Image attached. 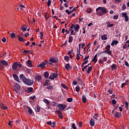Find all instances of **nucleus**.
Segmentation results:
<instances>
[{
  "label": "nucleus",
  "mask_w": 129,
  "mask_h": 129,
  "mask_svg": "<svg viewBox=\"0 0 129 129\" xmlns=\"http://www.w3.org/2000/svg\"><path fill=\"white\" fill-rule=\"evenodd\" d=\"M24 83L27 85L31 86L34 84V81L31 79H26Z\"/></svg>",
  "instance_id": "1"
},
{
  "label": "nucleus",
  "mask_w": 129,
  "mask_h": 129,
  "mask_svg": "<svg viewBox=\"0 0 129 129\" xmlns=\"http://www.w3.org/2000/svg\"><path fill=\"white\" fill-rule=\"evenodd\" d=\"M101 11V12L104 14L105 15L106 13H107V11H106V9L104 8V7H99L96 9V11L97 12L98 11Z\"/></svg>",
  "instance_id": "2"
},
{
  "label": "nucleus",
  "mask_w": 129,
  "mask_h": 129,
  "mask_svg": "<svg viewBox=\"0 0 129 129\" xmlns=\"http://www.w3.org/2000/svg\"><path fill=\"white\" fill-rule=\"evenodd\" d=\"M122 17L123 18H124L125 19V22H128V16H127V13H122Z\"/></svg>",
  "instance_id": "3"
},
{
  "label": "nucleus",
  "mask_w": 129,
  "mask_h": 129,
  "mask_svg": "<svg viewBox=\"0 0 129 129\" xmlns=\"http://www.w3.org/2000/svg\"><path fill=\"white\" fill-rule=\"evenodd\" d=\"M0 63L1 65H3V66H5L7 67V66H9V63H8V61H6L5 60H1L0 61Z\"/></svg>",
  "instance_id": "4"
},
{
  "label": "nucleus",
  "mask_w": 129,
  "mask_h": 129,
  "mask_svg": "<svg viewBox=\"0 0 129 129\" xmlns=\"http://www.w3.org/2000/svg\"><path fill=\"white\" fill-rule=\"evenodd\" d=\"M103 53H105L106 54H108V55H110V56H112V52L111 50H108L106 49V50H104L101 52V54H103Z\"/></svg>",
  "instance_id": "5"
},
{
  "label": "nucleus",
  "mask_w": 129,
  "mask_h": 129,
  "mask_svg": "<svg viewBox=\"0 0 129 129\" xmlns=\"http://www.w3.org/2000/svg\"><path fill=\"white\" fill-rule=\"evenodd\" d=\"M13 77L15 81H17V82H19V83H20V78H19V77L17 76V75L15 74H13Z\"/></svg>",
  "instance_id": "6"
},
{
  "label": "nucleus",
  "mask_w": 129,
  "mask_h": 129,
  "mask_svg": "<svg viewBox=\"0 0 129 129\" xmlns=\"http://www.w3.org/2000/svg\"><path fill=\"white\" fill-rule=\"evenodd\" d=\"M19 78L20 80H22L24 83H25V81H26V79H27V78H26V76H25V75H24L23 74H21L19 76Z\"/></svg>",
  "instance_id": "7"
},
{
  "label": "nucleus",
  "mask_w": 129,
  "mask_h": 129,
  "mask_svg": "<svg viewBox=\"0 0 129 129\" xmlns=\"http://www.w3.org/2000/svg\"><path fill=\"white\" fill-rule=\"evenodd\" d=\"M64 68H66V70H68V71L72 70V67L71 66H70V64H69V63H67L65 65Z\"/></svg>",
  "instance_id": "8"
},
{
  "label": "nucleus",
  "mask_w": 129,
  "mask_h": 129,
  "mask_svg": "<svg viewBox=\"0 0 129 129\" xmlns=\"http://www.w3.org/2000/svg\"><path fill=\"white\" fill-rule=\"evenodd\" d=\"M46 64H47L46 62H42V63H40L38 67H40V68H42V69H44V67L46 66Z\"/></svg>",
  "instance_id": "9"
},
{
  "label": "nucleus",
  "mask_w": 129,
  "mask_h": 129,
  "mask_svg": "<svg viewBox=\"0 0 129 129\" xmlns=\"http://www.w3.org/2000/svg\"><path fill=\"white\" fill-rule=\"evenodd\" d=\"M57 107H60L62 109V110H64L66 108V105L59 104L57 106Z\"/></svg>",
  "instance_id": "10"
},
{
  "label": "nucleus",
  "mask_w": 129,
  "mask_h": 129,
  "mask_svg": "<svg viewBox=\"0 0 129 129\" xmlns=\"http://www.w3.org/2000/svg\"><path fill=\"white\" fill-rule=\"evenodd\" d=\"M26 91L27 93H31V92H33V91H34V88L32 87H29L26 90Z\"/></svg>",
  "instance_id": "11"
},
{
  "label": "nucleus",
  "mask_w": 129,
  "mask_h": 129,
  "mask_svg": "<svg viewBox=\"0 0 129 129\" xmlns=\"http://www.w3.org/2000/svg\"><path fill=\"white\" fill-rule=\"evenodd\" d=\"M18 41H19V42H26V40H25V39H24V37L18 35Z\"/></svg>",
  "instance_id": "12"
},
{
  "label": "nucleus",
  "mask_w": 129,
  "mask_h": 129,
  "mask_svg": "<svg viewBox=\"0 0 129 129\" xmlns=\"http://www.w3.org/2000/svg\"><path fill=\"white\" fill-rule=\"evenodd\" d=\"M80 27L79 26V25L76 24L74 25V28L75 29V32H78V31H79V28Z\"/></svg>",
  "instance_id": "13"
},
{
  "label": "nucleus",
  "mask_w": 129,
  "mask_h": 129,
  "mask_svg": "<svg viewBox=\"0 0 129 129\" xmlns=\"http://www.w3.org/2000/svg\"><path fill=\"white\" fill-rule=\"evenodd\" d=\"M20 30L22 31L23 32H26V31H27V26H26L25 25H23L22 26H21Z\"/></svg>",
  "instance_id": "14"
},
{
  "label": "nucleus",
  "mask_w": 129,
  "mask_h": 129,
  "mask_svg": "<svg viewBox=\"0 0 129 129\" xmlns=\"http://www.w3.org/2000/svg\"><path fill=\"white\" fill-rule=\"evenodd\" d=\"M90 124L91 126H94V124H95L94 119H91L90 120Z\"/></svg>",
  "instance_id": "15"
},
{
  "label": "nucleus",
  "mask_w": 129,
  "mask_h": 129,
  "mask_svg": "<svg viewBox=\"0 0 129 129\" xmlns=\"http://www.w3.org/2000/svg\"><path fill=\"white\" fill-rule=\"evenodd\" d=\"M119 42L117 40H113L111 45L112 46V47H113V46H114V45H117V44H118Z\"/></svg>",
  "instance_id": "16"
},
{
  "label": "nucleus",
  "mask_w": 129,
  "mask_h": 129,
  "mask_svg": "<svg viewBox=\"0 0 129 129\" xmlns=\"http://www.w3.org/2000/svg\"><path fill=\"white\" fill-rule=\"evenodd\" d=\"M26 65H27L28 67H32L33 66L32 61L30 60H28L26 61Z\"/></svg>",
  "instance_id": "17"
},
{
  "label": "nucleus",
  "mask_w": 129,
  "mask_h": 129,
  "mask_svg": "<svg viewBox=\"0 0 129 129\" xmlns=\"http://www.w3.org/2000/svg\"><path fill=\"white\" fill-rule=\"evenodd\" d=\"M18 67V62H14L12 66L13 70H17Z\"/></svg>",
  "instance_id": "18"
},
{
  "label": "nucleus",
  "mask_w": 129,
  "mask_h": 129,
  "mask_svg": "<svg viewBox=\"0 0 129 129\" xmlns=\"http://www.w3.org/2000/svg\"><path fill=\"white\" fill-rule=\"evenodd\" d=\"M121 116V112H116L115 114V117L119 118Z\"/></svg>",
  "instance_id": "19"
},
{
  "label": "nucleus",
  "mask_w": 129,
  "mask_h": 129,
  "mask_svg": "<svg viewBox=\"0 0 129 129\" xmlns=\"http://www.w3.org/2000/svg\"><path fill=\"white\" fill-rule=\"evenodd\" d=\"M101 40H102V41H105V40H107V35H106V34L102 35L101 36Z\"/></svg>",
  "instance_id": "20"
},
{
  "label": "nucleus",
  "mask_w": 129,
  "mask_h": 129,
  "mask_svg": "<svg viewBox=\"0 0 129 129\" xmlns=\"http://www.w3.org/2000/svg\"><path fill=\"white\" fill-rule=\"evenodd\" d=\"M49 62H51V63H57L58 60L53 57H51L49 59Z\"/></svg>",
  "instance_id": "21"
},
{
  "label": "nucleus",
  "mask_w": 129,
  "mask_h": 129,
  "mask_svg": "<svg viewBox=\"0 0 129 129\" xmlns=\"http://www.w3.org/2000/svg\"><path fill=\"white\" fill-rule=\"evenodd\" d=\"M27 108L28 109V112L29 113V114H33V110H32V108L30 107V106H27Z\"/></svg>",
  "instance_id": "22"
},
{
  "label": "nucleus",
  "mask_w": 129,
  "mask_h": 129,
  "mask_svg": "<svg viewBox=\"0 0 129 129\" xmlns=\"http://www.w3.org/2000/svg\"><path fill=\"white\" fill-rule=\"evenodd\" d=\"M34 109L36 112H40V110H41V109H40V106L38 105H37V106L35 107Z\"/></svg>",
  "instance_id": "23"
},
{
  "label": "nucleus",
  "mask_w": 129,
  "mask_h": 129,
  "mask_svg": "<svg viewBox=\"0 0 129 129\" xmlns=\"http://www.w3.org/2000/svg\"><path fill=\"white\" fill-rule=\"evenodd\" d=\"M35 79L37 81L40 82L42 80V77L41 76H36Z\"/></svg>",
  "instance_id": "24"
},
{
  "label": "nucleus",
  "mask_w": 129,
  "mask_h": 129,
  "mask_svg": "<svg viewBox=\"0 0 129 129\" xmlns=\"http://www.w3.org/2000/svg\"><path fill=\"white\" fill-rule=\"evenodd\" d=\"M49 82H50V80H45V82L43 83V86H47L49 85Z\"/></svg>",
  "instance_id": "25"
},
{
  "label": "nucleus",
  "mask_w": 129,
  "mask_h": 129,
  "mask_svg": "<svg viewBox=\"0 0 129 129\" xmlns=\"http://www.w3.org/2000/svg\"><path fill=\"white\" fill-rule=\"evenodd\" d=\"M15 89H20V88H21V86H20V84H19L18 83H16L15 86H14Z\"/></svg>",
  "instance_id": "26"
},
{
  "label": "nucleus",
  "mask_w": 129,
  "mask_h": 129,
  "mask_svg": "<svg viewBox=\"0 0 129 129\" xmlns=\"http://www.w3.org/2000/svg\"><path fill=\"white\" fill-rule=\"evenodd\" d=\"M128 43V45L127 44ZM128 46L129 47V40H127V41L125 42V44L123 46V49H126V46Z\"/></svg>",
  "instance_id": "27"
},
{
  "label": "nucleus",
  "mask_w": 129,
  "mask_h": 129,
  "mask_svg": "<svg viewBox=\"0 0 129 129\" xmlns=\"http://www.w3.org/2000/svg\"><path fill=\"white\" fill-rule=\"evenodd\" d=\"M82 99L83 103H86V96L85 95H83L82 96Z\"/></svg>",
  "instance_id": "28"
},
{
  "label": "nucleus",
  "mask_w": 129,
  "mask_h": 129,
  "mask_svg": "<svg viewBox=\"0 0 129 129\" xmlns=\"http://www.w3.org/2000/svg\"><path fill=\"white\" fill-rule=\"evenodd\" d=\"M0 106H1V108L2 109H4V110H6V109H8V107L7 106H5L4 104H1Z\"/></svg>",
  "instance_id": "29"
},
{
  "label": "nucleus",
  "mask_w": 129,
  "mask_h": 129,
  "mask_svg": "<svg viewBox=\"0 0 129 129\" xmlns=\"http://www.w3.org/2000/svg\"><path fill=\"white\" fill-rule=\"evenodd\" d=\"M64 59L65 60V61H66V62H69L70 61V58H69V56H65L64 57Z\"/></svg>",
  "instance_id": "30"
},
{
  "label": "nucleus",
  "mask_w": 129,
  "mask_h": 129,
  "mask_svg": "<svg viewBox=\"0 0 129 129\" xmlns=\"http://www.w3.org/2000/svg\"><path fill=\"white\" fill-rule=\"evenodd\" d=\"M43 102H45L47 105H50V102L47 99H44L43 100Z\"/></svg>",
  "instance_id": "31"
},
{
  "label": "nucleus",
  "mask_w": 129,
  "mask_h": 129,
  "mask_svg": "<svg viewBox=\"0 0 129 129\" xmlns=\"http://www.w3.org/2000/svg\"><path fill=\"white\" fill-rule=\"evenodd\" d=\"M44 76L45 78H48V77H49V73H48V72H44Z\"/></svg>",
  "instance_id": "32"
},
{
  "label": "nucleus",
  "mask_w": 129,
  "mask_h": 129,
  "mask_svg": "<svg viewBox=\"0 0 129 129\" xmlns=\"http://www.w3.org/2000/svg\"><path fill=\"white\" fill-rule=\"evenodd\" d=\"M48 13H47V12L45 13V15H44V18H45V19H46V21H47L48 19H49V18H50V16H48Z\"/></svg>",
  "instance_id": "33"
},
{
  "label": "nucleus",
  "mask_w": 129,
  "mask_h": 129,
  "mask_svg": "<svg viewBox=\"0 0 129 129\" xmlns=\"http://www.w3.org/2000/svg\"><path fill=\"white\" fill-rule=\"evenodd\" d=\"M69 43H72L73 42V37L72 36H70L69 38Z\"/></svg>",
  "instance_id": "34"
},
{
  "label": "nucleus",
  "mask_w": 129,
  "mask_h": 129,
  "mask_svg": "<svg viewBox=\"0 0 129 129\" xmlns=\"http://www.w3.org/2000/svg\"><path fill=\"white\" fill-rule=\"evenodd\" d=\"M46 89H48V90H52L53 89V86H49L45 87Z\"/></svg>",
  "instance_id": "35"
},
{
  "label": "nucleus",
  "mask_w": 129,
  "mask_h": 129,
  "mask_svg": "<svg viewBox=\"0 0 129 129\" xmlns=\"http://www.w3.org/2000/svg\"><path fill=\"white\" fill-rule=\"evenodd\" d=\"M93 68L92 67H89L88 68V71H87V73L88 74H90V72H91V70H92Z\"/></svg>",
  "instance_id": "36"
},
{
  "label": "nucleus",
  "mask_w": 129,
  "mask_h": 129,
  "mask_svg": "<svg viewBox=\"0 0 129 129\" xmlns=\"http://www.w3.org/2000/svg\"><path fill=\"white\" fill-rule=\"evenodd\" d=\"M10 37L12 39H15L16 38V34L15 33H11L10 34Z\"/></svg>",
  "instance_id": "37"
},
{
  "label": "nucleus",
  "mask_w": 129,
  "mask_h": 129,
  "mask_svg": "<svg viewBox=\"0 0 129 129\" xmlns=\"http://www.w3.org/2000/svg\"><path fill=\"white\" fill-rule=\"evenodd\" d=\"M61 87H62V88H64V89H68V87H67V86H66V85L64 84H61Z\"/></svg>",
  "instance_id": "38"
},
{
  "label": "nucleus",
  "mask_w": 129,
  "mask_h": 129,
  "mask_svg": "<svg viewBox=\"0 0 129 129\" xmlns=\"http://www.w3.org/2000/svg\"><path fill=\"white\" fill-rule=\"evenodd\" d=\"M87 12L88 14H91L92 13V9L91 8H87Z\"/></svg>",
  "instance_id": "39"
},
{
  "label": "nucleus",
  "mask_w": 129,
  "mask_h": 129,
  "mask_svg": "<svg viewBox=\"0 0 129 129\" xmlns=\"http://www.w3.org/2000/svg\"><path fill=\"white\" fill-rule=\"evenodd\" d=\"M106 50H108V51H110V45L108 44L105 47Z\"/></svg>",
  "instance_id": "40"
},
{
  "label": "nucleus",
  "mask_w": 129,
  "mask_h": 129,
  "mask_svg": "<svg viewBox=\"0 0 129 129\" xmlns=\"http://www.w3.org/2000/svg\"><path fill=\"white\" fill-rule=\"evenodd\" d=\"M52 77L53 79H55V78H57V77H58V75L54 73L52 74Z\"/></svg>",
  "instance_id": "41"
},
{
  "label": "nucleus",
  "mask_w": 129,
  "mask_h": 129,
  "mask_svg": "<svg viewBox=\"0 0 129 129\" xmlns=\"http://www.w3.org/2000/svg\"><path fill=\"white\" fill-rule=\"evenodd\" d=\"M107 92L110 93V94H112V93H113V91H112V89H109L107 90Z\"/></svg>",
  "instance_id": "42"
},
{
  "label": "nucleus",
  "mask_w": 129,
  "mask_h": 129,
  "mask_svg": "<svg viewBox=\"0 0 129 129\" xmlns=\"http://www.w3.org/2000/svg\"><path fill=\"white\" fill-rule=\"evenodd\" d=\"M125 107L126 109H128V102L125 101Z\"/></svg>",
  "instance_id": "43"
},
{
  "label": "nucleus",
  "mask_w": 129,
  "mask_h": 129,
  "mask_svg": "<svg viewBox=\"0 0 129 129\" xmlns=\"http://www.w3.org/2000/svg\"><path fill=\"white\" fill-rule=\"evenodd\" d=\"M67 101H68V102H72V101H73V98H68L67 99Z\"/></svg>",
  "instance_id": "44"
},
{
  "label": "nucleus",
  "mask_w": 129,
  "mask_h": 129,
  "mask_svg": "<svg viewBox=\"0 0 129 129\" xmlns=\"http://www.w3.org/2000/svg\"><path fill=\"white\" fill-rule=\"evenodd\" d=\"M111 68H112V69H116V65H115V63H113L111 66Z\"/></svg>",
  "instance_id": "45"
},
{
  "label": "nucleus",
  "mask_w": 129,
  "mask_h": 129,
  "mask_svg": "<svg viewBox=\"0 0 129 129\" xmlns=\"http://www.w3.org/2000/svg\"><path fill=\"white\" fill-rule=\"evenodd\" d=\"M97 16H103V14L102 12H97Z\"/></svg>",
  "instance_id": "46"
},
{
  "label": "nucleus",
  "mask_w": 129,
  "mask_h": 129,
  "mask_svg": "<svg viewBox=\"0 0 129 129\" xmlns=\"http://www.w3.org/2000/svg\"><path fill=\"white\" fill-rule=\"evenodd\" d=\"M125 9H126V6H125V4H123L122 7V11H124V10H125Z\"/></svg>",
  "instance_id": "47"
},
{
  "label": "nucleus",
  "mask_w": 129,
  "mask_h": 129,
  "mask_svg": "<svg viewBox=\"0 0 129 129\" xmlns=\"http://www.w3.org/2000/svg\"><path fill=\"white\" fill-rule=\"evenodd\" d=\"M74 27V24H72V26H71V27L70 28V29L69 30V31L70 32V31H73V28Z\"/></svg>",
  "instance_id": "48"
},
{
  "label": "nucleus",
  "mask_w": 129,
  "mask_h": 129,
  "mask_svg": "<svg viewBox=\"0 0 129 129\" xmlns=\"http://www.w3.org/2000/svg\"><path fill=\"white\" fill-rule=\"evenodd\" d=\"M72 127L73 129H77V127H76V126H75V123H73L72 124Z\"/></svg>",
  "instance_id": "49"
},
{
  "label": "nucleus",
  "mask_w": 129,
  "mask_h": 129,
  "mask_svg": "<svg viewBox=\"0 0 129 129\" xmlns=\"http://www.w3.org/2000/svg\"><path fill=\"white\" fill-rule=\"evenodd\" d=\"M72 53H73V49H72L71 50L69 51L68 52L67 54H68V55H71V54H72Z\"/></svg>",
  "instance_id": "50"
},
{
  "label": "nucleus",
  "mask_w": 129,
  "mask_h": 129,
  "mask_svg": "<svg viewBox=\"0 0 129 129\" xmlns=\"http://www.w3.org/2000/svg\"><path fill=\"white\" fill-rule=\"evenodd\" d=\"M116 100H115V99H113L112 100V104H113L114 105V104H116Z\"/></svg>",
  "instance_id": "51"
},
{
  "label": "nucleus",
  "mask_w": 129,
  "mask_h": 129,
  "mask_svg": "<svg viewBox=\"0 0 129 129\" xmlns=\"http://www.w3.org/2000/svg\"><path fill=\"white\" fill-rule=\"evenodd\" d=\"M113 24L109 23L108 25L107 26V28H111V27H113Z\"/></svg>",
  "instance_id": "52"
},
{
  "label": "nucleus",
  "mask_w": 129,
  "mask_h": 129,
  "mask_svg": "<svg viewBox=\"0 0 129 129\" xmlns=\"http://www.w3.org/2000/svg\"><path fill=\"white\" fill-rule=\"evenodd\" d=\"M76 90L77 91V92H79V91H80V87L77 86L76 87Z\"/></svg>",
  "instance_id": "53"
},
{
  "label": "nucleus",
  "mask_w": 129,
  "mask_h": 129,
  "mask_svg": "<svg viewBox=\"0 0 129 129\" xmlns=\"http://www.w3.org/2000/svg\"><path fill=\"white\" fill-rule=\"evenodd\" d=\"M113 19V20H117V19H118V15H114Z\"/></svg>",
  "instance_id": "54"
},
{
  "label": "nucleus",
  "mask_w": 129,
  "mask_h": 129,
  "mask_svg": "<svg viewBox=\"0 0 129 129\" xmlns=\"http://www.w3.org/2000/svg\"><path fill=\"white\" fill-rule=\"evenodd\" d=\"M65 12L68 14V15H70V14H71V11L70 12L68 9L66 10Z\"/></svg>",
  "instance_id": "55"
},
{
  "label": "nucleus",
  "mask_w": 129,
  "mask_h": 129,
  "mask_svg": "<svg viewBox=\"0 0 129 129\" xmlns=\"http://www.w3.org/2000/svg\"><path fill=\"white\" fill-rule=\"evenodd\" d=\"M48 2H47V7H50V5H51V3H52V2L51 1V0H47Z\"/></svg>",
  "instance_id": "56"
},
{
  "label": "nucleus",
  "mask_w": 129,
  "mask_h": 129,
  "mask_svg": "<svg viewBox=\"0 0 129 129\" xmlns=\"http://www.w3.org/2000/svg\"><path fill=\"white\" fill-rule=\"evenodd\" d=\"M77 60H79L80 59V56L79 54H78V50H77Z\"/></svg>",
  "instance_id": "57"
},
{
  "label": "nucleus",
  "mask_w": 129,
  "mask_h": 129,
  "mask_svg": "<svg viewBox=\"0 0 129 129\" xmlns=\"http://www.w3.org/2000/svg\"><path fill=\"white\" fill-rule=\"evenodd\" d=\"M92 61L96 63V62H97V58H96V57H94Z\"/></svg>",
  "instance_id": "58"
},
{
  "label": "nucleus",
  "mask_w": 129,
  "mask_h": 129,
  "mask_svg": "<svg viewBox=\"0 0 129 129\" xmlns=\"http://www.w3.org/2000/svg\"><path fill=\"white\" fill-rule=\"evenodd\" d=\"M35 98H36V96H31L30 97V99H31V100H34Z\"/></svg>",
  "instance_id": "59"
},
{
  "label": "nucleus",
  "mask_w": 129,
  "mask_h": 129,
  "mask_svg": "<svg viewBox=\"0 0 129 129\" xmlns=\"http://www.w3.org/2000/svg\"><path fill=\"white\" fill-rule=\"evenodd\" d=\"M87 67H88V66H86L84 68H82L83 72H84L85 71V69H86Z\"/></svg>",
  "instance_id": "60"
},
{
  "label": "nucleus",
  "mask_w": 129,
  "mask_h": 129,
  "mask_svg": "<svg viewBox=\"0 0 129 129\" xmlns=\"http://www.w3.org/2000/svg\"><path fill=\"white\" fill-rule=\"evenodd\" d=\"M56 113L58 114V115H59V114H62V112H61V111H60V110H57L56 111Z\"/></svg>",
  "instance_id": "61"
},
{
  "label": "nucleus",
  "mask_w": 129,
  "mask_h": 129,
  "mask_svg": "<svg viewBox=\"0 0 129 129\" xmlns=\"http://www.w3.org/2000/svg\"><path fill=\"white\" fill-rule=\"evenodd\" d=\"M99 63H100V64H103V63H104V61H103V59H99Z\"/></svg>",
  "instance_id": "62"
},
{
  "label": "nucleus",
  "mask_w": 129,
  "mask_h": 129,
  "mask_svg": "<svg viewBox=\"0 0 129 129\" xmlns=\"http://www.w3.org/2000/svg\"><path fill=\"white\" fill-rule=\"evenodd\" d=\"M79 126L80 127H82V122H81V121L79 122Z\"/></svg>",
  "instance_id": "63"
},
{
  "label": "nucleus",
  "mask_w": 129,
  "mask_h": 129,
  "mask_svg": "<svg viewBox=\"0 0 129 129\" xmlns=\"http://www.w3.org/2000/svg\"><path fill=\"white\" fill-rule=\"evenodd\" d=\"M58 117L59 118H63V115H62V114H58Z\"/></svg>",
  "instance_id": "64"
}]
</instances>
